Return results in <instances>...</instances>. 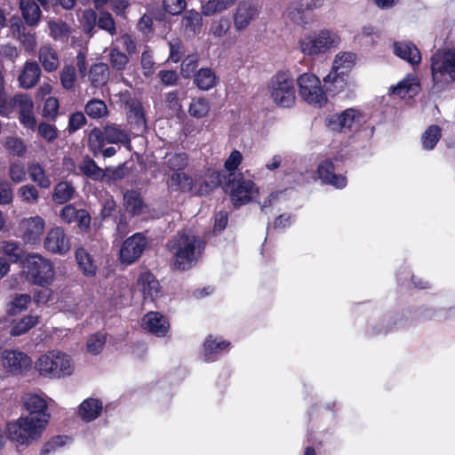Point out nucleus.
<instances>
[{
    "instance_id": "1",
    "label": "nucleus",
    "mask_w": 455,
    "mask_h": 455,
    "mask_svg": "<svg viewBox=\"0 0 455 455\" xmlns=\"http://www.w3.org/2000/svg\"><path fill=\"white\" fill-rule=\"evenodd\" d=\"M172 256L174 267L181 271L190 269L204 251L205 243L183 229L179 231L166 244Z\"/></svg>"
},
{
    "instance_id": "2",
    "label": "nucleus",
    "mask_w": 455,
    "mask_h": 455,
    "mask_svg": "<svg viewBox=\"0 0 455 455\" xmlns=\"http://www.w3.org/2000/svg\"><path fill=\"white\" fill-rule=\"evenodd\" d=\"M433 89L443 91L455 82V50L438 51L431 57Z\"/></svg>"
},
{
    "instance_id": "3",
    "label": "nucleus",
    "mask_w": 455,
    "mask_h": 455,
    "mask_svg": "<svg viewBox=\"0 0 455 455\" xmlns=\"http://www.w3.org/2000/svg\"><path fill=\"white\" fill-rule=\"evenodd\" d=\"M270 99L279 108H290L296 102L294 80L290 71L280 70L267 83Z\"/></svg>"
},
{
    "instance_id": "4",
    "label": "nucleus",
    "mask_w": 455,
    "mask_h": 455,
    "mask_svg": "<svg viewBox=\"0 0 455 455\" xmlns=\"http://www.w3.org/2000/svg\"><path fill=\"white\" fill-rule=\"evenodd\" d=\"M23 273L30 283L41 287L50 285L55 274L52 261L38 253H31L25 258Z\"/></svg>"
},
{
    "instance_id": "5",
    "label": "nucleus",
    "mask_w": 455,
    "mask_h": 455,
    "mask_svg": "<svg viewBox=\"0 0 455 455\" xmlns=\"http://www.w3.org/2000/svg\"><path fill=\"white\" fill-rule=\"evenodd\" d=\"M35 368L39 375L50 379L68 376L73 371L70 357L65 353L56 351L42 355L36 362Z\"/></svg>"
},
{
    "instance_id": "6",
    "label": "nucleus",
    "mask_w": 455,
    "mask_h": 455,
    "mask_svg": "<svg viewBox=\"0 0 455 455\" xmlns=\"http://www.w3.org/2000/svg\"><path fill=\"white\" fill-rule=\"evenodd\" d=\"M224 189L229 194L230 200L235 208H239L251 202L259 195V188L255 183L247 180L242 173H229L224 185Z\"/></svg>"
},
{
    "instance_id": "7",
    "label": "nucleus",
    "mask_w": 455,
    "mask_h": 455,
    "mask_svg": "<svg viewBox=\"0 0 455 455\" xmlns=\"http://www.w3.org/2000/svg\"><path fill=\"white\" fill-rule=\"evenodd\" d=\"M366 114L359 108H349L340 113L329 115L325 118V125L332 132H357L366 124Z\"/></svg>"
},
{
    "instance_id": "8",
    "label": "nucleus",
    "mask_w": 455,
    "mask_h": 455,
    "mask_svg": "<svg viewBox=\"0 0 455 455\" xmlns=\"http://www.w3.org/2000/svg\"><path fill=\"white\" fill-rule=\"evenodd\" d=\"M130 143L131 139L127 132L116 124H107L103 129L94 127L88 135V148L96 152L100 151L101 147H105L106 144Z\"/></svg>"
},
{
    "instance_id": "9",
    "label": "nucleus",
    "mask_w": 455,
    "mask_h": 455,
    "mask_svg": "<svg viewBox=\"0 0 455 455\" xmlns=\"http://www.w3.org/2000/svg\"><path fill=\"white\" fill-rule=\"evenodd\" d=\"M297 83L299 93L303 100L315 108H323L328 103V98L321 86L319 78L312 73L300 75Z\"/></svg>"
},
{
    "instance_id": "10",
    "label": "nucleus",
    "mask_w": 455,
    "mask_h": 455,
    "mask_svg": "<svg viewBox=\"0 0 455 455\" xmlns=\"http://www.w3.org/2000/svg\"><path fill=\"white\" fill-rule=\"evenodd\" d=\"M44 428V426L34 423L21 416L17 420L7 424L6 432L11 441L20 445H28L41 436Z\"/></svg>"
},
{
    "instance_id": "11",
    "label": "nucleus",
    "mask_w": 455,
    "mask_h": 455,
    "mask_svg": "<svg viewBox=\"0 0 455 455\" xmlns=\"http://www.w3.org/2000/svg\"><path fill=\"white\" fill-rule=\"evenodd\" d=\"M117 97V102H120L121 106L126 110L127 122L131 127L140 133L145 132L147 129V119L140 100L132 96V92L128 90L120 92Z\"/></svg>"
},
{
    "instance_id": "12",
    "label": "nucleus",
    "mask_w": 455,
    "mask_h": 455,
    "mask_svg": "<svg viewBox=\"0 0 455 455\" xmlns=\"http://www.w3.org/2000/svg\"><path fill=\"white\" fill-rule=\"evenodd\" d=\"M338 44V36L330 30H321L316 36H307L299 41L301 52L308 56L327 52Z\"/></svg>"
},
{
    "instance_id": "13",
    "label": "nucleus",
    "mask_w": 455,
    "mask_h": 455,
    "mask_svg": "<svg viewBox=\"0 0 455 455\" xmlns=\"http://www.w3.org/2000/svg\"><path fill=\"white\" fill-rule=\"evenodd\" d=\"M323 0H292L287 12L291 20L299 26L309 24L313 20V12L322 7Z\"/></svg>"
},
{
    "instance_id": "14",
    "label": "nucleus",
    "mask_w": 455,
    "mask_h": 455,
    "mask_svg": "<svg viewBox=\"0 0 455 455\" xmlns=\"http://www.w3.org/2000/svg\"><path fill=\"white\" fill-rule=\"evenodd\" d=\"M148 245L146 236L142 233H135L122 243L119 259L121 263L131 265L137 261Z\"/></svg>"
},
{
    "instance_id": "15",
    "label": "nucleus",
    "mask_w": 455,
    "mask_h": 455,
    "mask_svg": "<svg viewBox=\"0 0 455 455\" xmlns=\"http://www.w3.org/2000/svg\"><path fill=\"white\" fill-rule=\"evenodd\" d=\"M4 369L12 375H23L32 367L31 358L23 352L4 350L1 358Z\"/></svg>"
},
{
    "instance_id": "16",
    "label": "nucleus",
    "mask_w": 455,
    "mask_h": 455,
    "mask_svg": "<svg viewBox=\"0 0 455 455\" xmlns=\"http://www.w3.org/2000/svg\"><path fill=\"white\" fill-rule=\"evenodd\" d=\"M23 404L28 411V415L23 416V418L46 427L50 414L47 412L48 406L44 398L38 395H29L25 398Z\"/></svg>"
},
{
    "instance_id": "17",
    "label": "nucleus",
    "mask_w": 455,
    "mask_h": 455,
    "mask_svg": "<svg viewBox=\"0 0 455 455\" xmlns=\"http://www.w3.org/2000/svg\"><path fill=\"white\" fill-rule=\"evenodd\" d=\"M20 228L22 231L21 238L26 244H36L41 241L44 232L45 221L40 216L23 219Z\"/></svg>"
},
{
    "instance_id": "18",
    "label": "nucleus",
    "mask_w": 455,
    "mask_h": 455,
    "mask_svg": "<svg viewBox=\"0 0 455 455\" xmlns=\"http://www.w3.org/2000/svg\"><path fill=\"white\" fill-rule=\"evenodd\" d=\"M259 6L255 2L251 0L240 2L233 16L236 30L243 31L246 29L251 22L259 16Z\"/></svg>"
},
{
    "instance_id": "19",
    "label": "nucleus",
    "mask_w": 455,
    "mask_h": 455,
    "mask_svg": "<svg viewBox=\"0 0 455 455\" xmlns=\"http://www.w3.org/2000/svg\"><path fill=\"white\" fill-rule=\"evenodd\" d=\"M44 246L52 253L63 255L70 249L69 238L62 228L55 227L47 233Z\"/></svg>"
},
{
    "instance_id": "20",
    "label": "nucleus",
    "mask_w": 455,
    "mask_h": 455,
    "mask_svg": "<svg viewBox=\"0 0 455 455\" xmlns=\"http://www.w3.org/2000/svg\"><path fill=\"white\" fill-rule=\"evenodd\" d=\"M231 347V342L222 337H214L210 334L203 344V356L205 362L217 361L222 355L228 353Z\"/></svg>"
},
{
    "instance_id": "21",
    "label": "nucleus",
    "mask_w": 455,
    "mask_h": 455,
    "mask_svg": "<svg viewBox=\"0 0 455 455\" xmlns=\"http://www.w3.org/2000/svg\"><path fill=\"white\" fill-rule=\"evenodd\" d=\"M317 175L322 183L336 188H344L347 183L346 176L335 173V165L331 159H325L318 164Z\"/></svg>"
},
{
    "instance_id": "22",
    "label": "nucleus",
    "mask_w": 455,
    "mask_h": 455,
    "mask_svg": "<svg viewBox=\"0 0 455 455\" xmlns=\"http://www.w3.org/2000/svg\"><path fill=\"white\" fill-rule=\"evenodd\" d=\"M16 108H19V121L28 130L34 131L36 127V119L34 115V102L27 94H18Z\"/></svg>"
},
{
    "instance_id": "23",
    "label": "nucleus",
    "mask_w": 455,
    "mask_h": 455,
    "mask_svg": "<svg viewBox=\"0 0 455 455\" xmlns=\"http://www.w3.org/2000/svg\"><path fill=\"white\" fill-rule=\"evenodd\" d=\"M145 329L156 337H164L170 330L168 319L159 312L151 311L143 318Z\"/></svg>"
},
{
    "instance_id": "24",
    "label": "nucleus",
    "mask_w": 455,
    "mask_h": 455,
    "mask_svg": "<svg viewBox=\"0 0 455 455\" xmlns=\"http://www.w3.org/2000/svg\"><path fill=\"white\" fill-rule=\"evenodd\" d=\"M394 53L411 66L419 65L421 61V53L419 48L408 41H398L393 44Z\"/></svg>"
},
{
    "instance_id": "25",
    "label": "nucleus",
    "mask_w": 455,
    "mask_h": 455,
    "mask_svg": "<svg viewBox=\"0 0 455 455\" xmlns=\"http://www.w3.org/2000/svg\"><path fill=\"white\" fill-rule=\"evenodd\" d=\"M166 185L171 192L192 193L196 180L186 172H176L167 178Z\"/></svg>"
},
{
    "instance_id": "26",
    "label": "nucleus",
    "mask_w": 455,
    "mask_h": 455,
    "mask_svg": "<svg viewBox=\"0 0 455 455\" xmlns=\"http://www.w3.org/2000/svg\"><path fill=\"white\" fill-rule=\"evenodd\" d=\"M348 78L349 73L331 68V72L323 78V86L326 92L334 96L345 90Z\"/></svg>"
},
{
    "instance_id": "27",
    "label": "nucleus",
    "mask_w": 455,
    "mask_h": 455,
    "mask_svg": "<svg viewBox=\"0 0 455 455\" xmlns=\"http://www.w3.org/2000/svg\"><path fill=\"white\" fill-rule=\"evenodd\" d=\"M103 409L102 402L97 398H87L78 407V416L84 422L95 420Z\"/></svg>"
},
{
    "instance_id": "28",
    "label": "nucleus",
    "mask_w": 455,
    "mask_h": 455,
    "mask_svg": "<svg viewBox=\"0 0 455 455\" xmlns=\"http://www.w3.org/2000/svg\"><path fill=\"white\" fill-rule=\"evenodd\" d=\"M41 76V68L36 61H27L19 76L20 86L26 89L34 87Z\"/></svg>"
},
{
    "instance_id": "29",
    "label": "nucleus",
    "mask_w": 455,
    "mask_h": 455,
    "mask_svg": "<svg viewBox=\"0 0 455 455\" xmlns=\"http://www.w3.org/2000/svg\"><path fill=\"white\" fill-rule=\"evenodd\" d=\"M124 206L132 215H140L147 207L141 194L138 190L130 189L124 194Z\"/></svg>"
},
{
    "instance_id": "30",
    "label": "nucleus",
    "mask_w": 455,
    "mask_h": 455,
    "mask_svg": "<svg viewBox=\"0 0 455 455\" xmlns=\"http://www.w3.org/2000/svg\"><path fill=\"white\" fill-rule=\"evenodd\" d=\"M89 79L94 88H101L109 79V68L108 64L98 62L92 65L89 71Z\"/></svg>"
},
{
    "instance_id": "31",
    "label": "nucleus",
    "mask_w": 455,
    "mask_h": 455,
    "mask_svg": "<svg viewBox=\"0 0 455 455\" xmlns=\"http://www.w3.org/2000/svg\"><path fill=\"white\" fill-rule=\"evenodd\" d=\"M76 260L84 275L92 277L96 275L97 266L86 249L80 247L76 251Z\"/></svg>"
},
{
    "instance_id": "32",
    "label": "nucleus",
    "mask_w": 455,
    "mask_h": 455,
    "mask_svg": "<svg viewBox=\"0 0 455 455\" xmlns=\"http://www.w3.org/2000/svg\"><path fill=\"white\" fill-rule=\"evenodd\" d=\"M38 59L46 72L55 71L60 65L58 53L51 45L40 47Z\"/></svg>"
},
{
    "instance_id": "33",
    "label": "nucleus",
    "mask_w": 455,
    "mask_h": 455,
    "mask_svg": "<svg viewBox=\"0 0 455 455\" xmlns=\"http://www.w3.org/2000/svg\"><path fill=\"white\" fill-rule=\"evenodd\" d=\"M20 9L28 25L34 26L39 21L41 10L35 0H20Z\"/></svg>"
},
{
    "instance_id": "34",
    "label": "nucleus",
    "mask_w": 455,
    "mask_h": 455,
    "mask_svg": "<svg viewBox=\"0 0 455 455\" xmlns=\"http://www.w3.org/2000/svg\"><path fill=\"white\" fill-rule=\"evenodd\" d=\"M164 159V166L172 173L184 172L189 161L188 154L184 152L166 154Z\"/></svg>"
},
{
    "instance_id": "35",
    "label": "nucleus",
    "mask_w": 455,
    "mask_h": 455,
    "mask_svg": "<svg viewBox=\"0 0 455 455\" xmlns=\"http://www.w3.org/2000/svg\"><path fill=\"white\" fill-rule=\"evenodd\" d=\"M218 82L215 72L210 68H200L194 76V84L203 91H209Z\"/></svg>"
},
{
    "instance_id": "36",
    "label": "nucleus",
    "mask_w": 455,
    "mask_h": 455,
    "mask_svg": "<svg viewBox=\"0 0 455 455\" xmlns=\"http://www.w3.org/2000/svg\"><path fill=\"white\" fill-rule=\"evenodd\" d=\"M419 88V83L416 76L412 75L407 76L403 80L400 81L397 85L392 88V93L404 98L416 94Z\"/></svg>"
},
{
    "instance_id": "37",
    "label": "nucleus",
    "mask_w": 455,
    "mask_h": 455,
    "mask_svg": "<svg viewBox=\"0 0 455 455\" xmlns=\"http://www.w3.org/2000/svg\"><path fill=\"white\" fill-rule=\"evenodd\" d=\"M76 193V189L69 181H60L53 188L52 200L58 204H64L70 201Z\"/></svg>"
},
{
    "instance_id": "38",
    "label": "nucleus",
    "mask_w": 455,
    "mask_h": 455,
    "mask_svg": "<svg viewBox=\"0 0 455 455\" xmlns=\"http://www.w3.org/2000/svg\"><path fill=\"white\" fill-rule=\"evenodd\" d=\"M138 284L141 287L142 292L146 297L153 298L157 296L159 292V283L155 275L148 271L143 272L140 275L138 278Z\"/></svg>"
},
{
    "instance_id": "39",
    "label": "nucleus",
    "mask_w": 455,
    "mask_h": 455,
    "mask_svg": "<svg viewBox=\"0 0 455 455\" xmlns=\"http://www.w3.org/2000/svg\"><path fill=\"white\" fill-rule=\"evenodd\" d=\"M79 170L84 176L94 181L102 180L105 176L104 171L90 156L84 158L83 163L79 165Z\"/></svg>"
},
{
    "instance_id": "40",
    "label": "nucleus",
    "mask_w": 455,
    "mask_h": 455,
    "mask_svg": "<svg viewBox=\"0 0 455 455\" xmlns=\"http://www.w3.org/2000/svg\"><path fill=\"white\" fill-rule=\"evenodd\" d=\"M31 302V296L27 293L14 294L7 305V314L16 315L26 310Z\"/></svg>"
},
{
    "instance_id": "41",
    "label": "nucleus",
    "mask_w": 455,
    "mask_h": 455,
    "mask_svg": "<svg viewBox=\"0 0 455 455\" xmlns=\"http://www.w3.org/2000/svg\"><path fill=\"white\" fill-rule=\"evenodd\" d=\"M38 322L39 317L37 315H25L12 325L10 333L13 337L23 335L35 327Z\"/></svg>"
},
{
    "instance_id": "42",
    "label": "nucleus",
    "mask_w": 455,
    "mask_h": 455,
    "mask_svg": "<svg viewBox=\"0 0 455 455\" xmlns=\"http://www.w3.org/2000/svg\"><path fill=\"white\" fill-rule=\"evenodd\" d=\"M442 137V130L436 124H432L427 128L421 137L422 147L426 150L435 148Z\"/></svg>"
},
{
    "instance_id": "43",
    "label": "nucleus",
    "mask_w": 455,
    "mask_h": 455,
    "mask_svg": "<svg viewBox=\"0 0 455 455\" xmlns=\"http://www.w3.org/2000/svg\"><path fill=\"white\" fill-rule=\"evenodd\" d=\"M28 174L30 179L42 188H49L51 186V180L46 175L44 167L38 164H32L28 166Z\"/></svg>"
},
{
    "instance_id": "44",
    "label": "nucleus",
    "mask_w": 455,
    "mask_h": 455,
    "mask_svg": "<svg viewBox=\"0 0 455 455\" xmlns=\"http://www.w3.org/2000/svg\"><path fill=\"white\" fill-rule=\"evenodd\" d=\"M84 111L92 119H100L108 114L106 103L99 99L90 100L84 107Z\"/></svg>"
},
{
    "instance_id": "45",
    "label": "nucleus",
    "mask_w": 455,
    "mask_h": 455,
    "mask_svg": "<svg viewBox=\"0 0 455 455\" xmlns=\"http://www.w3.org/2000/svg\"><path fill=\"white\" fill-rule=\"evenodd\" d=\"M355 60L356 55L353 52H339L334 59L332 68L333 69H339V71L343 70L349 73L355 63Z\"/></svg>"
},
{
    "instance_id": "46",
    "label": "nucleus",
    "mask_w": 455,
    "mask_h": 455,
    "mask_svg": "<svg viewBox=\"0 0 455 455\" xmlns=\"http://www.w3.org/2000/svg\"><path fill=\"white\" fill-rule=\"evenodd\" d=\"M18 94L9 97L5 92L4 86L0 84V116L9 117L16 108Z\"/></svg>"
},
{
    "instance_id": "47",
    "label": "nucleus",
    "mask_w": 455,
    "mask_h": 455,
    "mask_svg": "<svg viewBox=\"0 0 455 455\" xmlns=\"http://www.w3.org/2000/svg\"><path fill=\"white\" fill-rule=\"evenodd\" d=\"M210 111L209 100L205 98H194L188 108V113L192 117L200 119L208 115Z\"/></svg>"
},
{
    "instance_id": "48",
    "label": "nucleus",
    "mask_w": 455,
    "mask_h": 455,
    "mask_svg": "<svg viewBox=\"0 0 455 455\" xmlns=\"http://www.w3.org/2000/svg\"><path fill=\"white\" fill-rule=\"evenodd\" d=\"M60 102L56 97H48L42 109V116L50 122H54L59 116Z\"/></svg>"
},
{
    "instance_id": "49",
    "label": "nucleus",
    "mask_w": 455,
    "mask_h": 455,
    "mask_svg": "<svg viewBox=\"0 0 455 455\" xmlns=\"http://www.w3.org/2000/svg\"><path fill=\"white\" fill-rule=\"evenodd\" d=\"M236 1L237 0H209L204 5V13L205 15H212L216 12H220L234 5Z\"/></svg>"
},
{
    "instance_id": "50",
    "label": "nucleus",
    "mask_w": 455,
    "mask_h": 455,
    "mask_svg": "<svg viewBox=\"0 0 455 455\" xmlns=\"http://www.w3.org/2000/svg\"><path fill=\"white\" fill-rule=\"evenodd\" d=\"M107 337L100 332L91 335L87 340V351L92 355H99L106 344Z\"/></svg>"
},
{
    "instance_id": "51",
    "label": "nucleus",
    "mask_w": 455,
    "mask_h": 455,
    "mask_svg": "<svg viewBox=\"0 0 455 455\" xmlns=\"http://www.w3.org/2000/svg\"><path fill=\"white\" fill-rule=\"evenodd\" d=\"M60 84L66 90H72L76 80V68L72 65H65L60 75Z\"/></svg>"
},
{
    "instance_id": "52",
    "label": "nucleus",
    "mask_w": 455,
    "mask_h": 455,
    "mask_svg": "<svg viewBox=\"0 0 455 455\" xmlns=\"http://www.w3.org/2000/svg\"><path fill=\"white\" fill-rule=\"evenodd\" d=\"M0 249H2L4 254L9 257L12 262L16 263L21 260L23 251L17 242L3 241Z\"/></svg>"
},
{
    "instance_id": "53",
    "label": "nucleus",
    "mask_w": 455,
    "mask_h": 455,
    "mask_svg": "<svg viewBox=\"0 0 455 455\" xmlns=\"http://www.w3.org/2000/svg\"><path fill=\"white\" fill-rule=\"evenodd\" d=\"M81 24L83 31L89 35V36H92L95 32V26L97 25V13L92 10L84 11Z\"/></svg>"
},
{
    "instance_id": "54",
    "label": "nucleus",
    "mask_w": 455,
    "mask_h": 455,
    "mask_svg": "<svg viewBox=\"0 0 455 455\" xmlns=\"http://www.w3.org/2000/svg\"><path fill=\"white\" fill-rule=\"evenodd\" d=\"M97 25L99 28L107 31L111 36L116 34V22L108 12H100L99 18H97Z\"/></svg>"
},
{
    "instance_id": "55",
    "label": "nucleus",
    "mask_w": 455,
    "mask_h": 455,
    "mask_svg": "<svg viewBox=\"0 0 455 455\" xmlns=\"http://www.w3.org/2000/svg\"><path fill=\"white\" fill-rule=\"evenodd\" d=\"M109 61L114 69L120 71L124 69L129 59L124 52L117 48H113L109 52Z\"/></svg>"
},
{
    "instance_id": "56",
    "label": "nucleus",
    "mask_w": 455,
    "mask_h": 455,
    "mask_svg": "<svg viewBox=\"0 0 455 455\" xmlns=\"http://www.w3.org/2000/svg\"><path fill=\"white\" fill-rule=\"evenodd\" d=\"M38 134L47 142H53L58 138V130L54 124L41 122L37 126Z\"/></svg>"
},
{
    "instance_id": "57",
    "label": "nucleus",
    "mask_w": 455,
    "mask_h": 455,
    "mask_svg": "<svg viewBox=\"0 0 455 455\" xmlns=\"http://www.w3.org/2000/svg\"><path fill=\"white\" fill-rule=\"evenodd\" d=\"M188 0H163V8L170 15H179L187 8Z\"/></svg>"
},
{
    "instance_id": "58",
    "label": "nucleus",
    "mask_w": 455,
    "mask_h": 455,
    "mask_svg": "<svg viewBox=\"0 0 455 455\" xmlns=\"http://www.w3.org/2000/svg\"><path fill=\"white\" fill-rule=\"evenodd\" d=\"M231 27L228 18L222 17L217 20H213L210 27V32L217 37H221L227 34Z\"/></svg>"
},
{
    "instance_id": "59",
    "label": "nucleus",
    "mask_w": 455,
    "mask_h": 455,
    "mask_svg": "<svg viewBox=\"0 0 455 455\" xmlns=\"http://www.w3.org/2000/svg\"><path fill=\"white\" fill-rule=\"evenodd\" d=\"M9 176L16 184L24 181L27 176L25 165L20 161L12 163L9 167Z\"/></svg>"
},
{
    "instance_id": "60",
    "label": "nucleus",
    "mask_w": 455,
    "mask_h": 455,
    "mask_svg": "<svg viewBox=\"0 0 455 455\" xmlns=\"http://www.w3.org/2000/svg\"><path fill=\"white\" fill-rule=\"evenodd\" d=\"M19 40L28 52H33L36 47V40L34 33L26 32L23 27L22 31L19 29Z\"/></svg>"
},
{
    "instance_id": "61",
    "label": "nucleus",
    "mask_w": 455,
    "mask_h": 455,
    "mask_svg": "<svg viewBox=\"0 0 455 455\" xmlns=\"http://www.w3.org/2000/svg\"><path fill=\"white\" fill-rule=\"evenodd\" d=\"M5 148L14 156H22L27 151V148L21 139L19 138H8L5 141Z\"/></svg>"
},
{
    "instance_id": "62",
    "label": "nucleus",
    "mask_w": 455,
    "mask_h": 455,
    "mask_svg": "<svg viewBox=\"0 0 455 455\" xmlns=\"http://www.w3.org/2000/svg\"><path fill=\"white\" fill-rule=\"evenodd\" d=\"M19 196L28 204H35L39 198V193L33 185H25L19 188Z\"/></svg>"
},
{
    "instance_id": "63",
    "label": "nucleus",
    "mask_w": 455,
    "mask_h": 455,
    "mask_svg": "<svg viewBox=\"0 0 455 455\" xmlns=\"http://www.w3.org/2000/svg\"><path fill=\"white\" fill-rule=\"evenodd\" d=\"M86 124V118L82 112H75L70 115L68 124V131L73 133Z\"/></svg>"
},
{
    "instance_id": "64",
    "label": "nucleus",
    "mask_w": 455,
    "mask_h": 455,
    "mask_svg": "<svg viewBox=\"0 0 455 455\" xmlns=\"http://www.w3.org/2000/svg\"><path fill=\"white\" fill-rule=\"evenodd\" d=\"M295 220V216L291 213H283L277 216L273 222V228L283 230L291 226Z\"/></svg>"
}]
</instances>
